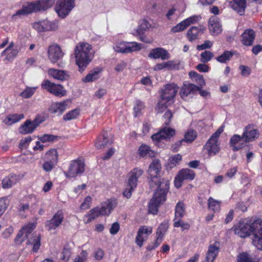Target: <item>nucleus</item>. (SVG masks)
Instances as JSON below:
<instances>
[{"label":"nucleus","mask_w":262,"mask_h":262,"mask_svg":"<svg viewBox=\"0 0 262 262\" xmlns=\"http://www.w3.org/2000/svg\"><path fill=\"white\" fill-rule=\"evenodd\" d=\"M234 233L239 237L245 238L252 235V244L258 249L262 250V220H255L248 222L239 221L233 227Z\"/></svg>","instance_id":"1"},{"label":"nucleus","mask_w":262,"mask_h":262,"mask_svg":"<svg viewBox=\"0 0 262 262\" xmlns=\"http://www.w3.org/2000/svg\"><path fill=\"white\" fill-rule=\"evenodd\" d=\"M55 0H38L33 2L28 3L23 5L21 9L17 10L12 15V19L16 20L23 16L27 15L33 12L45 11L50 8L55 4Z\"/></svg>","instance_id":"2"},{"label":"nucleus","mask_w":262,"mask_h":262,"mask_svg":"<svg viewBox=\"0 0 262 262\" xmlns=\"http://www.w3.org/2000/svg\"><path fill=\"white\" fill-rule=\"evenodd\" d=\"M92 49L91 45L87 43H80L75 49L76 62L80 72L85 70L93 58Z\"/></svg>","instance_id":"3"},{"label":"nucleus","mask_w":262,"mask_h":262,"mask_svg":"<svg viewBox=\"0 0 262 262\" xmlns=\"http://www.w3.org/2000/svg\"><path fill=\"white\" fill-rule=\"evenodd\" d=\"M160 186L161 187H157V190L148 205V212L154 215L158 213L159 206L166 200L169 188V182L168 181H164Z\"/></svg>","instance_id":"4"},{"label":"nucleus","mask_w":262,"mask_h":262,"mask_svg":"<svg viewBox=\"0 0 262 262\" xmlns=\"http://www.w3.org/2000/svg\"><path fill=\"white\" fill-rule=\"evenodd\" d=\"M116 205V200H108L107 202L102 204L101 207H97L89 211L88 214L84 215V221L86 223H89L100 215H109Z\"/></svg>","instance_id":"5"},{"label":"nucleus","mask_w":262,"mask_h":262,"mask_svg":"<svg viewBox=\"0 0 262 262\" xmlns=\"http://www.w3.org/2000/svg\"><path fill=\"white\" fill-rule=\"evenodd\" d=\"M161 168L160 161L158 159L154 160L149 165L148 173L150 177L149 185L150 188L161 187V184L164 181H168L165 179H161L159 175Z\"/></svg>","instance_id":"6"},{"label":"nucleus","mask_w":262,"mask_h":262,"mask_svg":"<svg viewBox=\"0 0 262 262\" xmlns=\"http://www.w3.org/2000/svg\"><path fill=\"white\" fill-rule=\"evenodd\" d=\"M35 227L34 224H29L24 227L21 231L25 234V237L29 238L27 244L32 245V251L34 252H37L40 246L41 237L39 235H37L36 234L31 235Z\"/></svg>","instance_id":"7"},{"label":"nucleus","mask_w":262,"mask_h":262,"mask_svg":"<svg viewBox=\"0 0 262 262\" xmlns=\"http://www.w3.org/2000/svg\"><path fill=\"white\" fill-rule=\"evenodd\" d=\"M224 130V127L221 126L209 138L205 145L209 156L216 155L220 150L217 139Z\"/></svg>","instance_id":"8"},{"label":"nucleus","mask_w":262,"mask_h":262,"mask_svg":"<svg viewBox=\"0 0 262 262\" xmlns=\"http://www.w3.org/2000/svg\"><path fill=\"white\" fill-rule=\"evenodd\" d=\"M75 0H58L55 9L59 16L64 18L75 7Z\"/></svg>","instance_id":"9"},{"label":"nucleus","mask_w":262,"mask_h":262,"mask_svg":"<svg viewBox=\"0 0 262 262\" xmlns=\"http://www.w3.org/2000/svg\"><path fill=\"white\" fill-rule=\"evenodd\" d=\"M141 44L136 42L119 41L114 46V50L118 53H128L138 51L141 49Z\"/></svg>","instance_id":"10"},{"label":"nucleus","mask_w":262,"mask_h":262,"mask_svg":"<svg viewBox=\"0 0 262 262\" xmlns=\"http://www.w3.org/2000/svg\"><path fill=\"white\" fill-rule=\"evenodd\" d=\"M179 87L174 83L167 84L161 91L160 99L171 104L178 91Z\"/></svg>","instance_id":"11"},{"label":"nucleus","mask_w":262,"mask_h":262,"mask_svg":"<svg viewBox=\"0 0 262 262\" xmlns=\"http://www.w3.org/2000/svg\"><path fill=\"white\" fill-rule=\"evenodd\" d=\"M41 87L57 97H62L66 93V90L62 85L55 84L50 82L49 80H44L41 83Z\"/></svg>","instance_id":"12"},{"label":"nucleus","mask_w":262,"mask_h":262,"mask_svg":"<svg viewBox=\"0 0 262 262\" xmlns=\"http://www.w3.org/2000/svg\"><path fill=\"white\" fill-rule=\"evenodd\" d=\"M195 173L193 170L188 168L181 170L174 179V185L177 188H180L182 185L184 180L192 181L195 178Z\"/></svg>","instance_id":"13"},{"label":"nucleus","mask_w":262,"mask_h":262,"mask_svg":"<svg viewBox=\"0 0 262 262\" xmlns=\"http://www.w3.org/2000/svg\"><path fill=\"white\" fill-rule=\"evenodd\" d=\"M199 90V86L185 82L180 90V95L184 100L187 101L196 95Z\"/></svg>","instance_id":"14"},{"label":"nucleus","mask_w":262,"mask_h":262,"mask_svg":"<svg viewBox=\"0 0 262 262\" xmlns=\"http://www.w3.org/2000/svg\"><path fill=\"white\" fill-rule=\"evenodd\" d=\"M63 220V212L62 210H59L50 220L46 221L45 226L47 228L48 231L55 230L62 224Z\"/></svg>","instance_id":"15"},{"label":"nucleus","mask_w":262,"mask_h":262,"mask_svg":"<svg viewBox=\"0 0 262 262\" xmlns=\"http://www.w3.org/2000/svg\"><path fill=\"white\" fill-rule=\"evenodd\" d=\"M84 163L81 160H74L70 163L67 177L74 178L84 171Z\"/></svg>","instance_id":"16"},{"label":"nucleus","mask_w":262,"mask_h":262,"mask_svg":"<svg viewBox=\"0 0 262 262\" xmlns=\"http://www.w3.org/2000/svg\"><path fill=\"white\" fill-rule=\"evenodd\" d=\"M176 134L175 130L170 127H165L159 132L151 136L152 140L156 142H160L162 140L168 141Z\"/></svg>","instance_id":"17"},{"label":"nucleus","mask_w":262,"mask_h":262,"mask_svg":"<svg viewBox=\"0 0 262 262\" xmlns=\"http://www.w3.org/2000/svg\"><path fill=\"white\" fill-rule=\"evenodd\" d=\"M48 54L49 59L53 63H56L59 60L62 59L64 55L60 47L56 44L49 47Z\"/></svg>","instance_id":"18"},{"label":"nucleus","mask_w":262,"mask_h":262,"mask_svg":"<svg viewBox=\"0 0 262 262\" xmlns=\"http://www.w3.org/2000/svg\"><path fill=\"white\" fill-rule=\"evenodd\" d=\"M152 231V228L151 227H147L146 226H142L140 227L137 232L136 237V243L140 247H141L143 243L146 241L149 235H150Z\"/></svg>","instance_id":"19"},{"label":"nucleus","mask_w":262,"mask_h":262,"mask_svg":"<svg viewBox=\"0 0 262 262\" xmlns=\"http://www.w3.org/2000/svg\"><path fill=\"white\" fill-rule=\"evenodd\" d=\"M220 252V243L215 242L208 246L205 258L202 262H215Z\"/></svg>","instance_id":"20"},{"label":"nucleus","mask_w":262,"mask_h":262,"mask_svg":"<svg viewBox=\"0 0 262 262\" xmlns=\"http://www.w3.org/2000/svg\"><path fill=\"white\" fill-rule=\"evenodd\" d=\"M208 29L210 33L213 36L218 35L222 31L221 20L216 16H212L208 20Z\"/></svg>","instance_id":"21"},{"label":"nucleus","mask_w":262,"mask_h":262,"mask_svg":"<svg viewBox=\"0 0 262 262\" xmlns=\"http://www.w3.org/2000/svg\"><path fill=\"white\" fill-rule=\"evenodd\" d=\"M242 135L245 142L249 143L254 141L259 137V132L253 125L249 124L244 128Z\"/></svg>","instance_id":"22"},{"label":"nucleus","mask_w":262,"mask_h":262,"mask_svg":"<svg viewBox=\"0 0 262 262\" xmlns=\"http://www.w3.org/2000/svg\"><path fill=\"white\" fill-rule=\"evenodd\" d=\"M68 100L53 103L49 108L51 114L60 116L68 108Z\"/></svg>","instance_id":"23"},{"label":"nucleus","mask_w":262,"mask_h":262,"mask_svg":"<svg viewBox=\"0 0 262 262\" xmlns=\"http://www.w3.org/2000/svg\"><path fill=\"white\" fill-rule=\"evenodd\" d=\"M143 173V170L139 168H134L128 173V184L132 188H136L139 179Z\"/></svg>","instance_id":"24"},{"label":"nucleus","mask_w":262,"mask_h":262,"mask_svg":"<svg viewBox=\"0 0 262 262\" xmlns=\"http://www.w3.org/2000/svg\"><path fill=\"white\" fill-rule=\"evenodd\" d=\"M229 143L233 150L237 151L244 147L247 142H245V139L243 138V135L240 136L235 134L230 138Z\"/></svg>","instance_id":"25"},{"label":"nucleus","mask_w":262,"mask_h":262,"mask_svg":"<svg viewBox=\"0 0 262 262\" xmlns=\"http://www.w3.org/2000/svg\"><path fill=\"white\" fill-rule=\"evenodd\" d=\"M148 57L153 59L161 58L162 60H165L169 59L170 56L166 50L162 48H156L150 51Z\"/></svg>","instance_id":"26"},{"label":"nucleus","mask_w":262,"mask_h":262,"mask_svg":"<svg viewBox=\"0 0 262 262\" xmlns=\"http://www.w3.org/2000/svg\"><path fill=\"white\" fill-rule=\"evenodd\" d=\"M205 28L203 26H192L187 32V37L189 41L196 39L200 34L203 33Z\"/></svg>","instance_id":"27"},{"label":"nucleus","mask_w":262,"mask_h":262,"mask_svg":"<svg viewBox=\"0 0 262 262\" xmlns=\"http://www.w3.org/2000/svg\"><path fill=\"white\" fill-rule=\"evenodd\" d=\"M255 37V33L253 30L246 29L242 35V42L247 46L252 45Z\"/></svg>","instance_id":"28"},{"label":"nucleus","mask_w":262,"mask_h":262,"mask_svg":"<svg viewBox=\"0 0 262 262\" xmlns=\"http://www.w3.org/2000/svg\"><path fill=\"white\" fill-rule=\"evenodd\" d=\"M111 140L109 138L108 133L107 132H102L100 135L96 143L95 146L97 149H102L105 148L108 144L112 143Z\"/></svg>","instance_id":"29"},{"label":"nucleus","mask_w":262,"mask_h":262,"mask_svg":"<svg viewBox=\"0 0 262 262\" xmlns=\"http://www.w3.org/2000/svg\"><path fill=\"white\" fill-rule=\"evenodd\" d=\"M232 8L236 11L239 15H244L246 8V0H233L230 3Z\"/></svg>","instance_id":"30"},{"label":"nucleus","mask_w":262,"mask_h":262,"mask_svg":"<svg viewBox=\"0 0 262 262\" xmlns=\"http://www.w3.org/2000/svg\"><path fill=\"white\" fill-rule=\"evenodd\" d=\"M101 71L102 69L100 68L94 69L90 72L89 74L82 79V81L83 82H90L96 80L100 77Z\"/></svg>","instance_id":"31"},{"label":"nucleus","mask_w":262,"mask_h":262,"mask_svg":"<svg viewBox=\"0 0 262 262\" xmlns=\"http://www.w3.org/2000/svg\"><path fill=\"white\" fill-rule=\"evenodd\" d=\"M18 181V176L15 174H10L6 177L2 181V187L4 189H8L15 185Z\"/></svg>","instance_id":"32"},{"label":"nucleus","mask_w":262,"mask_h":262,"mask_svg":"<svg viewBox=\"0 0 262 262\" xmlns=\"http://www.w3.org/2000/svg\"><path fill=\"white\" fill-rule=\"evenodd\" d=\"M49 73L54 78L61 81L66 80L69 77L68 72L63 70L51 69L49 70Z\"/></svg>","instance_id":"33"},{"label":"nucleus","mask_w":262,"mask_h":262,"mask_svg":"<svg viewBox=\"0 0 262 262\" xmlns=\"http://www.w3.org/2000/svg\"><path fill=\"white\" fill-rule=\"evenodd\" d=\"M178 65L173 60H169L167 62H164L156 64L154 70L155 71L162 70L164 69L168 70H174L177 68Z\"/></svg>","instance_id":"34"},{"label":"nucleus","mask_w":262,"mask_h":262,"mask_svg":"<svg viewBox=\"0 0 262 262\" xmlns=\"http://www.w3.org/2000/svg\"><path fill=\"white\" fill-rule=\"evenodd\" d=\"M35 128L30 120H27L19 128V132L23 135L31 134Z\"/></svg>","instance_id":"35"},{"label":"nucleus","mask_w":262,"mask_h":262,"mask_svg":"<svg viewBox=\"0 0 262 262\" xmlns=\"http://www.w3.org/2000/svg\"><path fill=\"white\" fill-rule=\"evenodd\" d=\"M169 228V222L168 220H164L161 223L156 231L157 237L163 241V237Z\"/></svg>","instance_id":"36"},{"label":"nucleus","mask_w":262,"mask_h":262,"mask_svg":"<svg viewBox=\"0 0 262 262\" xmlns=\"http://www.w3.org/2000/svg\"><path fill=\"white\" fill-rule=\"evenodd\" d=\"M140 156L152 157L155 156L154 151L151 150L149 146L145 144L141 145L138 149Z\"/></svg>","instance_id":"37"},{"label":"nucleus","mask_w":262,"mask_h":262,"mask_svg":"<svg viewBox=\"0 0 262 262\" xmlns=\"http://www.w3.org/2000/svg\"><path fill=\"white\" fill-rule=\"evenodd\" d=\"M185 208L184 204L182 202H179L175 207V217L173 221L181 219L185 214Z\"/></svg>","instance_id":"38"},{"label":"nucleus","mask_w":262,"mask_h":262,"mask_svg":"<svg viewBox=\"0 0 262 262\" xmlns=\"http://www.w3.org/2000/svg\"><path fill=\"white\" fill-rule=\"evenodd\" d=\"M24 118V115L21 114H10L6 117L4 119V122L7 125H11L17 122H18L21 119Z\"/></svg>","instance_id":"39"},{"label":"nucleus","mask_w":262,"mask_h":262,"mask_svg":"<svg viewBox=\"0 0 262 262\" xmlns=\"http://www.w3.org/2000/svg\"><path fill=\"white\" fill-rule=\"evenodd\" d=\"M221 202L210 197L208 200V206L210 210L214 212L219 211L220 209Z\"/></svg>","instance_id":"40"},{"label":"nucleus","mask_w":262,"mask_h":262,"mask_svg":"<svg viewBox=\"0 0 262 262\" xmlns=\"http://www.w3.org/2000/svg\"><path fill=\"white\" fill-rule=\"evenodd\" d=\"M45 160L49 162H53V160L57 164L58 162V154L55 149H51L47 152Z\"/></svg>","instance_id":"41"},{"label":"nucleus","mask_w":262,"mask_h":262,"mask_svg":"<svg viewBox=\"0 0 262 262\" xmlns=\"http://www.w3.org/2000/svg\"><path fill=\"white\" fill-rule=\"evenodd\" d=\"M233 55L234 54L233 52L229 51H225L222 55L217 57L216 59L220 63H226L230 60Z\"/></svg>","instance_id":"42"},{"label":"nucleus","mask_w":262,"mask_h":262,"mask_svg":"<svg viewBox=\"0 0 262 262\" xmlns=\"http://www.w3.org/2000/svg\"><path fill=\"white\" fill-rule=\"evenodd\" d=\"M150 27L148 21L145 19L141 21L140 25L137 29L136 32L138 35L144 34V32Z\"/></svg>","instance_id":"43"},{"label":"nucleus","mask_w":262,"mask_h":262,"mask_svg":"<svg viewBox=\"0 0 262 262\" xmlns=\"http://www.w3.org/2000/svg\"><path fill=\"white\" fill-rule=\"evenodd\" d=\"M42 28L44 31L55 30L57 28L56 24L52 23L48 20L42 21Z\"/></svg>","instance_id":"44"},{"label":"nucleus","mask_w":262,"mask_h":262,"mask_svg":"<svg viewBox=\"0 0 262 262\" xmlns=\"http://www.w3.org/2000/svg\"><path fill=\"white\" fill-rule=\"evenodd\" d=\"M36 87H27L22 92L20 96L25 99L30 98L35 93Z\"/></svg>","instance_id":"45"},{"label":"nucleus","mask_w":262,"mask_h":262,"mask_svg":"<svg viewBox=\"0 0 262 262\" xmlns=\"http://www.w3.org/2000/svg\"><path fill=\"white\" fill-rule=\"evenodd\" d=\"M201 19L200 15H194L189 17L183 20V23L186 26V28L191 24H194L199 22Z\"/></svg>","instance_id":"46"},{"label":"nucleus","mask_w":262,"mask_h":262,"mask_svg":"<svg viewBox=\"0 0 262 262\" xmlns=\"http://www.w3.org/2000/svg\"><path fill=\"white\" fill-rule=\"evenodd\" d=\"M79 114V110L77 108L74 109L69 112L66 115H64L63 117V119L66 121L72 119H75L77 118Z\"/></svg>","instance_id":"47"},{"label":"nucleus","mask_w":262,"mask_h":262,"mask_svg":"<svg viewBox=\"0 0 262 262\" xmlns=\"http://www.w3.org/2000/svg\"><path fill=\"white\" fill-rule=\"evenodd\" d=\"M189 75L190 78L194 79L200 85L203 86L205 84V82L202 75L198 74L194 71L189 72Z\"/></svg>","instance_id":"48"},{"label":"nucleus","mask_w":262,"mask_h":262,"mask_svg":"<svg viewBox=\"0 0 262 262\" xmlns=\"http://www.w3.org/2000/svg\"><path fill=\"white\" fill-rule=\"evenodd\" d=\"M170 104H168V102H166L163 100L160 99L157 106L156 107V111L158 113H163Z\"/></svg>","instance_id":"49"},{"label":"nucleus","mask_w":262,"mask_h":262,"mask_svg":"<svg viewBox=\"0 0 262 262\" xmlns=\"http://www.w3.org/2000/svg\"><path fill=\"white\" fill-rule=\"evenodd\" d=\"M196 138L195 132L193 130H190L185 134L184 138L182 140L184 142H192Z\"/></svg>","instance_id":"50"},{"label":"nucleus","mask_w":262,"mask_h":262,"mask_svg":"<svg viewBox=\"0 0 262 262\" xmlns=\"http://www.w3.org/2000/svg\"><path fill=\"white\" fill-rule=\"evenodd\" d=\"M201 61L203 63L209 61L213 57V54L209 51H205L201 54Z\"/></svg>","instance_id":"51"},{"label":"nucleus","mask_w":262,"mask_h":262,"mask_svg":"<svg viewBox=\"0 0 262 262\" xmlns=\"http://www.w3.org/2000/svg\"><path fill=\"white\" fill-rule=\"evenodd\" d=\"M39 140L43 143L53 141L57 139V136L50 134H45L38 137Z\"/></svg>","instance_id":"52"},{"label":"nucleus","mask_w":262,"mask_h":262,"mask_svg":"<svg viewBox=\"0 0 262 262\" xmlns=\"http://www.w3.org/2000/svg\"><path fill=\"white\" fill-rule=\"evenodd\" d=\"M173 226L174 227H180L182 228V230H188L190 228V225L188 223H184L182 222L181 219H178L176 221H173Z\"/></svg>","instance_id":"53"},{"label":"nucleus","mask_w":262,"mask_h":262,"mask_svg":"<svg viewBox=\"0 0 262 262\" xmlns=\"http://www.w3.org/2000/svg\"><path fill=\"white\" fill-rule=\"evenodd\" d=\"M56 164L54 160L52 162L45 160V162L42 165V168L46 172H49L55 167Z\"/></svg>","instance_id":"54"},{"label":"nucleus","mask_w":262,"mask_h":262,"mask_svg":"<svg viewBox=\"0 0 262 262\" xmlns=\"http://www.w3.org/2000/svg\"><path fill=\"white\" fill-rule=\"evenodd\" d=\"M238 262H252L249 254L246 253H241L237 257Z\"/></svg>","instance_id":"55"},{"label":"nucleus","mask_w":262,"mask_h":262,"mask_svg":"<svg viewBox=\"0 0 262 262\" xmlns=\"http://www.w3.org/2000/svg\"><path fill=\"white\" fill-rule=\"evenodd\" d=\"M186 28V26L183 23V21H182L180 23H179L176 26L173 27L171 29V31L173 33H177L181 31H183Z\"/></svg>","instance_id":"56"},{"label":"nucleus","mask_w":262,"mask_h":262,"mask_svg":"<svg viewBox=\"0 0 262 262\" xmlns=\"http://www.w3.org/2000/svg\"><path fill=\"white\" fill-rule=\"evenodd\" d=\"M71 254L70 249L68 247H64L61 253V258L64 261H67L69 259Z\"/></svg>","instance_id":"57"},{"label":"nucleus","mask_w":262,"mask_h":262,"mask_svg":"<svg viewBox=\"0 0 262 262\" xmlns=\"http://www.w3.org/2000/svg\"><path fill=\"white\" fill-rule=\"evenodd\" d=\"M88 253L82 250L80 254L74 259V262H85L87 259Z\"/></svg>","instance_id":"58"},{"label":"nucleus","mask_w":262,"mask_h":262,"mask_svg":"<svg viewBox=\"0 0 262 262\" xmlns=\"http://www.w3.org/2000/svg\"><path fill=\"white\" fill-rule=\"evenodd\" d=\"M144 108V105L143 103L140 101L137 100L136 101V104L134 106V111L136 114L135 116L138 115V114Z\"/></svg>","instance_id":"59"},{"label":"nucleus","mask_w":262,"mask_h":262,"mask_svg":"<svg viewBox=\"0 0 262 262\" xmlns=\"http://www.w3.org/2000/svg\"><path fill=\"white\" fill-rule=\"evenodd\" d=\"M31 140L32 139L30 136H28L27 137L21 139L19 142V147L21 149L26 148Z\"/></svg>","instance_id":"60"},{"label":"nucleus","mask_w":262,"mask_h":262,"mask_svg":"<svg viewBox=\"0 0 262 262\" xmlns=\"http://www.w3.org/2000/svg\"><path fill=\"white\" fill-rule=\"evenodd\" d=\"M46 120V118L44 116L37 115L35 119L31 121L33 124L35 128H36L40 124L42 123Z\"/></svg>","instance_id":"61"},{"label":"nucleus","mask_w":262,"mask_h":262,"mask_svg":"<svg viewBox=\"0 0 262 262\" xmlns=\"http://www.w3.org/2000/svg\"><path fill=\"white\" fill-rule=\"evenodd\" d=\"M239 70L241 71V75L244 77H247L251 74V70L248 67L241 65L239 67Z\"/></svg>","instance_id":"62"},{"label":"nucleus","mask_w":262,"mask_h":262,"mask_svg":"<svg viewBox=\"0 0 262 262\" xmlns=\"http://www.w3.org/2000/svg\"><path fill=\"white\" fill-rule=\"evenodd\" d=\"M26 238L27 237H25V234L21 230L18 233L16 237L15 238V243L17 245L21 244Z\"/></svg>","instance_id":"63"},{"label":"nucleus","mask_w":262,"mask_h":262,"mask_svg":"<svg viewBox=\"0 0 262 262\" xmlns=\"http://www.w3.org/2000/svg\"><path fill=\"white\" fill-rule=\"evenodd\" d=\"M92 201V198L90 196H87L83 203L81 204L80 206V208L81 209L85 210L89 209L90 207V204Z\"/></svg>","instance_id":"64"}]
</instances>
